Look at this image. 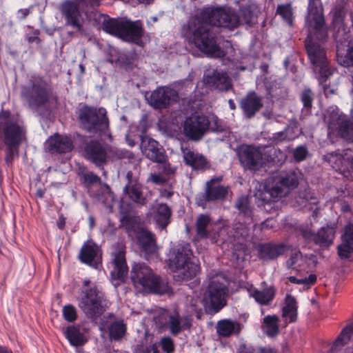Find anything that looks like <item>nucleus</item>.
Listing matches in <instances>:
<instances>
[{"instance_id":"nucleus-1","label":"nucleus","mask_w":353,"mask_h":353,"mask_svg":"<svg viewBox=\"0 0 353 353\" xmlns=\"http://www.w3.org/2000/svg\"><path fill=\"white\" fill-rule=\"evenodd\" d=\"M254 23V17L249 8H241L238 15L229 9L205 8L190 19L182 28V34L190 46L208 57H223L232 52L233 48L227 42L225 52L221 50L211 32V26L233 29L239 24L251 25Z\"/></svg>"},{"instance_id":"nucleus-2","label":"nucleus","mask_w":353,"mask_h":353,"mask_svg":"<svg viewBox=\"0 0 353 353\" xmlns=\"http://www.w3.org/2000/svg\"><path fill=\"white\" fill-rule=\"evenodd\" d=\"M306 25L309 32L305 40L308 57L315 70H318V80L325 94H333V90L327 88L326 83L332 72L327 66L325 51L321 46V43L327 38V31L324 27L323 8L319 0H309Z\"/></svg>"},{"instance_id":"nucleus-3","label":"nucleus","mask_w":353,"mask_h":353,"mask_svg":"<svg viewBox=\"0 0 353 353\" xmlns=\"http://www.w3.org/2000/svg\"><path fill=\"white\" fill-rule=\"evenodd\" d=\"M130 279L139 292L165 294L169 292L168 283L156 276L152 269L143 263L132 265Z\"/></svg>"},{"instance_id":"nucleus-4","label":"nucleus","mask_w":353,"mask_h":353,"mask_svg":"<svg viewBox=\"0 0 353 353\" xmlns=\"http://www.w3.org/2000/svg\"><path fill=\"white\" fill-rule=\"evenodd\" d=\"M223 281L219 276L210 278L202 298L192 299V305L196 310L198 302H200L206 312H218L226 303L227 287Z\"/></svg>"},{"instance_id":"nucleus-5","label":"nucleus","mask_w":353,"mask_h":353,"mask_svg":"<svg viewBox=\"0 0 353 353\" xmlns=\"http://www.w3.org/2000/svg\"><path fill=\"white\" fill-rule=\"evenodd\" d=\"M276 150L270 148H256L250 145H241L238 148V156L241 163L247 169L258 170L268 162L281 163L285 155L279 150L280 157L276 160L272 157Z\"/></svg>"},{"instance_id":"nucleus-6","label":"nucleus","mask_w":353,"mask_h":353,"mask_svg":"<svg viewBox=\"0 0 353 353\" xmlns=\"http://www.w3.org/2000/svg\"><path fill=\"white\" fill-rule=\"evenodd\" d=\"M317 263V259L313 254H306L304 256L299 251H294L286 261V266L297 272L296 276H290L288 278L292 283L303 285L309 288L316 281V276L310 274L307 276L304 272L307 269L314 268Z\"/></svg>"},{"instance_id":"nucleus-7","label":"nucleus","mask_w":353,"mask_h":353,"mask_svg":"<svg viewBox=\"0 0 353 353\" xmlns=\"http://www.w3.org/2000/svg\"><path fill=\"white\" fill-rule=\"evenodd\" d=\"M191 256L187 246L179 245L170 251L168 266L179 280L190 279L199 272V265L191 261Z\"/></svg>"},{"instance_id":"nucleus-8","label":"nucleus","mask_w":353,"mask_h":353,"mask_svg":"<svg viewBox=\"0 0 353 353\" xmlns=\"http://www.w3.org/2000/svg\"><path fill=\"white\" fill-rule=\"evenodd\" d=\"M299 182V176L294 171L280 172L270 176L265 181L264 190L275 201L286 195L290 188H295Z\"/></svg>"},{"instance_id":"nucleus-9","label":"nucleus","mask_w":353,"mask_h":353,"mask_svg":"<svg viewBox=\"0 0 353 353\" xmlns=\"http://www.w3.org/2000/svg\"><path fill=\"white\" fill-rule=\"evenodd\" d=\"M85 155L88 159L97 165H101L108 161L133 157V154L130 152L103 145L96 141H92L87 145Z\"/></svg>"},{"instance_id":"nucleus-10","label":"nucleus","mask_w":353,"mask_h":353,"mask_svg":"<svg viewBox=\"0 0 353 353\" xmlns=\"http://www.w3.org/2000/svg\"><path fill=\"white\" fill-rule=\"evenodd\" d=\"M105 109L85 106L81 110L79 119L85 128L90 132L101 137L111 138L109 132V121Z\"/></svg>"},{"instance_id":"nucleus-11","label":"nucleus","mask_w":353,"mask_h":353,"mask_svg":"<svg viewBox=\"0 0 353 353\" xmlns=\"http://www.w3.org/2000/svg\"><path fill=\"white\" fill-rule=\"evenodd\" d=\"M77 300L79 307L89 317H94L103 311L101 305L102 295L88 279H84L81 291Z\"/></svg>"},{"instance_id":"nucleus-12","label":"nucleus","mask_w":353,"mask_h":353,"mask_svg":"<svg viewBox=\"0 0 353 353\" xmlns=\"http://www.w3.org/2000/svg\"><path fill=\"white\" fill-rule=\"evenodd\" d=\"M328 125V135L337 134L344 139L353 142V115L350 123L346 116L336 107H330L324 117Z\"/></svg>"},{"instance_id":"nucleus-13","label":"nucleus","mask_w":353,"mask_h":353,"mask_svg":"<svg viewBox=\"0 0 353 353\" xmlns=\"http://www.w3.org/2000/svg\"><path fill=\"white\" fill-rule=\"evenodd\" d=\"M0 132L4 134L10 154L14 155L17 152L16 145L22 139L24 132L15 118L11 117L8 111L0 113Z\"/></svg>"},{"instance_id":"nucleus-14","label":"nucleus","mask_w":353,"mask_h":353,"mask_svg":"<svg viewBox=\"0 0 353 353\" xmlns=\"http://www.w3.org/2000/svg\"><path fill=\"white\" fill-rule=\"evenodd\" d=\"M211 122L215 124V127H211L212 130H221V125H219L220 121L216 117H212L211 121H210L209 119L203 115L192 114L188 117L184 121V133L185 136L190 139L199 140L209 129Z\"/></svg>"},{"instance_id":"nucleus-15","label":"nucleus","mask_w":353,"mask_h":353,"mask_svg":"<svg viewBox=\"0 0 353 353\" xmlns=\"http://www.w3.org/2000/svg\"><path fill=\"white\" fill-rule=\"evenodd\" d=\"M98 2L99 0L67 1L61 5L60 10L65 19L66 24L77 31H81L83 19L79 10L83 9L84 4L86 6H94L98 4Z\"/></svg>"},{"instance_id":"nucleus-16","label":"nucleus","mask_w":353,"mask_h":353,"mask_svg":"<svg viewBox=\"0 0 353 353\" xmlns=\"http://www.w3.org/2000/svg\"><path fill=\"white\" fill-rule=\"evenodd\" d=\"M124 245L121 243L112 254V261L110 262V276L114 286L119 285L125 279L128 274V266L125 258Z\"/></svg>"},{"instance_id":"nucleus-17","label":"nucleus","mask_w":353,"mask_h":353,"mask_svg":"<svg viewBox=\"0 0 353 353\" xmlns=\"http://www.w3.org/2000/svg\"><path fill=\"white\" fill-rule=\"evenodd\" d=\"M313 227L312 223L310 225L307 223L301 225V232L305 239L312 240L320 246H329L332 243L336 232L334 226L323 227L316 234Z\"/></svg>"},{"instance_id":"nucleus-18","label":"nucleus","mask_w":353,"mask_h":353,"mask_svg":"<svg viewBox=\"0 0 353 353\" xmlns=\"http://www.w3.org/2000/svg\"><path fill=\"white\" fill-rule=\"evenodd\" d=\"M177 98L178 94L175 90L170 87H160L151 93L148 101L155 108H163Z\"/></svg>"},{"instance_id":"nucleus-19","label":"nucleus","mask_w":353,"mask_h":353,"mask_svg":"<svg viewBox=\"0 0 353 353\" xmlns=\"http://www.w3.org/2000/svg\"><path fill=\"white\" fill-rule=\"evenodd\" d=\"M22 95L32 108L45 104L48 99V93L41 84L24 86L22 89Z\"/></svg>"},{"instance_id":"nucleus-20","label":"nucleus","mask_w":353,"mask_h":353,"mask_svg":"<svg viewBox=\"0 0 353 353\" xmlns=\"http://www.w3.org/2000/svg\"><path fill=\"white\" fill-rule=\"evenodd\" d=\"M140 148L142 153L148 159L157 163H161L164 161V150L154 139L146 136L142 137Z\"/></svg>"},{"instance_id":"nucleus-21","label":"nucleus","mask_w":353,"mask_h":353,"mask_svg":"<svg viewBox=\"0 0 353 353\" xmlns=\"http://www.w3.org/2000/svg\"><path fill=\"white\" fill-rule=\"evenodd\" d=\"M338 254L341 259L353 261V224L345 228L341 243L338 245Z\"/></svg>"},{"instance_id":"nucleus-22","label":"nucleus","mask_w":353,"mask_h":353,"mask_svg":"<svg viewBox=\"0 0 353 353\" xmlns=\"http://www.w3.org/2000/svg\"><path fill=\"white\" fill-rule=\"evenodd\" d=\"M171 214V210L168 205L154 203L150 208L148 215L160 228L163 229L169 224Z\"/></svg>"},{"instance_id":"nucleus-23","label":"nucleus","mask_w":353,"mask_h":353,"mask_svg":"<svg viewBox=\"0 0 353 353\" xmlns=\"http://www.w3.org/2000/svg\"><path fill=\"white\" fill-rule=\"evenodd\" d=\"M45 148L52 152L66 153L72 150L73 144L68 137L56 134L46 141Z\"/></svg>"},{"instance_id":"nucleus-24","label":"nucleus","mask_w":353,"mask_h":353,"mask_svg":"<svg viewBox=\"0 0 353 353\" xmlns=\"http://www.w3.org/2000/svg\"><path fill=\"white\" fill-rule=\"evenodd\" d=\"M79 257L81 262L97 268L101 258L100 250L93 242L87 241L83 245Z\"/></svg>"},{"instance_id":"nucleus-25","label":"nucleus","mask_w":353,"mask_h":353,"mask_svg":"<svg viewBox=\"0 0 353 353\" xmlns=\"http://www.w3.org/2000/svg\"><path fill=\"white\" fill-rule=\"evenodd\" d=\"M120 37L124 40L139 43L143 33L140 21H122Z\"/></svg>"},{"instance_id":"nucleus-26","label":"nucleus","mask_w":353,"mask_h":353,"mask_svg":"<svg viewBox=\"0 0 353 353\" xmlns=\"http://www.w3.org/2000/svg\"><path fill=\"white\" fill-rule=\"evenodd\" d=\"M221 177L213 178L206 183L205 197L206 201L223 200L228 194V188L220 185Z\"/></svg>"},{"instance_id":"nucleus-27","label":"nucleus","mask_w":353,"mask_h":353,"mask_svg":"<svg viewBox=\"0 0 353 353\" xmlns=\"http://www.w3.org/2000/svg\"><path fill=\"white\" fill-rule=\"evenodd\" d=\"M201 83L219 90H228L231 87V81L227 73L218 71H214L212 76L205 75Z\"/></svg>"},{"instance_id":"nucleus-28","label":"nucleus","mask_w":353,"mask_h":353,"mask_svg":"<svg viewBox=\"0 0 353 353\" xmlns=\"http://www.w3.org/2000/svg\"><path fill=\"white\" fill-rule=\"evenodd\" d=\"M262 105V98L255 92L249 93L241 102V108L247 117H252Z\"/></svg>"},{"instance_id":"nucleus-29","label":"nucleus","mask_w":353,"mask_h":353,"mask_svg":"<svg viewBox=\"0 0 353 353\" xmlns=\"http://www.w3.org/2000/svg\"><path fill=\"white\" fill-rule=\"evenodd\" d=\"M185 163L195 170H202L207 167L205 157L190 149L181 148Z\"/></svg>"},{"instance_id":"nucleus-30","label":"nucleus","mask_w":353,"mask_h":353,"mask_svg":"<svg viewBox=\"0 0 353 353\" xmlns=\"http://www.w3.org/2000/svg\"><path fill=\"white\" fill-rule=\"evenodd\" d=\"M297 308V302L295 298L290 294H287L282 308V316L286 324L296 321Z\"/></svg>"},{"instance_id":"nucleus-31","label":"nucleus","mask_w":353,"mask_h":353,"mask_svg":"<svg viewBox=\"0 0 353 353\" xmlns=\"http://www.w3.org/2000/svg\"><path fill=\"white\" fill-rule=\"evenodd\" d=\"M191 325L192 319L188 316L180 317L178 314H174L169 316L168 327L172 334L176 335Z\"/></svg>"},{"instance_id":"nucleus-32","label":"nucleus","mask_w":353,"mask_h":353,"mask_svg":"<svg viewBox=\"0 0 353 353\" xmlns=\"http://www.w3.org/2000/svg\"><path fill=\"white\" fill-rule=\"evenodd\" d=\"M137 238L145 253L152 254L156 251L155 240L150 232L145 229H139L137 233Z\"/></svg>"},{"instance_id":"nucleus-33","label":"nucleus","mask_w":353,"mask_h":353,"mask_svg":"<svg viewBox=\"0 0 353 353\" xmlns=\"http://www.w3.org/2000/svg\"><path fill=\"white\" fill-rule=\"evenodd\" d=\"M248 292L250 296L261 305H266L271 302L275 294L274 289L272 287L259 290L252 285L248 288Z\"/></svg>"},{"instance_id":"nucleus-34","label":"nucleus","mask_w":353,"mask_h":353,"mask_svg":"<svg viewBox=\"0 0 353 353\" xmlns=\"http://www.w3.org/2000/svg\"><path fill=\"white\" fill-rule=\"evenodd\" d=\"M241 325L236 321L223 319L218 322L216 332L219 336L228 337L238 334L241 330Z\"/></svg>"},{"instance_id":"nucleus-35","label":"nucleus","mask_w":353,"mask_h":353,"mask_svg":"<svg viewBox=\"0 0 353 353\" xmlns=\"http://www.w3.org/2000/svg\"><path fill=\"white\" fill-rule=\"evenodd\" d=\"M101 332L109 331L110 338L118 339L121 338L125 333V325L122 322H113L112 317H110L107 322H102L100 327Z\"/></svg>"},{"instance_id":"nucleus-36","label":"nucleus","mask_w":353,"mask_h":353,"mask_svg":"<svg viewBox=\"0 0 353 353\" xmlns=\"http://www.w3.org/2000/svg\"><path fill=\"white\" fill-rule=\"evenodd\" d=\"M279 318L276 315L265 316L261 323L262 331L269 337H274L279 332Z\"/></svg>"},{"instance_id":"nucleus-37","label":"nucleus","mask_w":353,"mask_h":353,"mask_svg":"<svg viewBox=\"0 0 353 353\" xmlns=\"http://www.w3.org/2000/svg\"><path fill=\"white\" fill-rule=\"evenodd\" d=\"M65 335L70 343L73 346H81L86 342V338L79 328L76 326H69L65 331Z\"/></svg>"},{"instance_id":"nucleus-38","label":"nucleus","mask_w":353,"mask_h":353,"mask_svg":"<svg viewBox=\"0 0 353 353\" xmlns=\"http://www.w3.org/2000/svg\"><path fill=\"white\" fill-rule=\"evenodd\" d=\"M300 132L299 127L296 124H292L288 126L284 131L273 134L272 139L276 142L290 141L297 137Z\"/></svg>"},{"instance_id":"nucleus-39","label":"nucleus","mask_w":353,"mask_h":353,"mask_svg":"<svg viewBox=\"0 0 353 353\" xmlns=\"http://www.w3.org/2000/svg\"><path fill=\"white\" fill-rule=\"evenodd\" d=\"M285 247L283 245L266 244L261 246V256L265 259H273L283 254Z\"/></svg>"},{"instance_id":"nucleus-40","label":"nucleus","mask_w":353,"mask_h":353,"mask_svg":"<svg viewBox=\"0 0 353 353\" xmlns=\"http://www.w3.org/2000/svg\"><path fill=\"white\" fill-rule=\"evenodd\" d=\"M125 194L135 203L139 204H144L145 202V198L142 195L141 191V185L139 184L129 183L124 189Z\"/></svg>"},{"instance_id":"nucleus-41","label":"nucleus","mask_w":353,"mask_h":353,"mask_svg":"<svg viewBox=\"0 0 353 353\" xmlns=\"http://www.w3.org/2000/svg\"><path fill=\"white\" fill-rule=\"evenodd\" d=\"M248 204V198L247 196L240 197L236 203V207L239 211V219L244 217L245 224L250 223L252 220V213Z\"/></svg>"},{"instance_id":"nucleus-42","label":"nucleus","mask_w":353,"mask_h":353,"mask_svg":"<svg viewBox=\"0 0 353 353\" xmlns=\"http://www.w3.org/2000/svg\"><path fill=\"white\" fill-rule=\"evenodd\" d=\"M353 332V323L347 325L341 332V334L338 336L333 345V350H336L341 346H343L347 344L351 338V334Z\"/></svg>"},{"instance_id":"nucleus-43","label":"nucleus","mask_w":353,"mask_h":353,"mask_svg":"<svg viewBox=\"0 0 353 353\" xmlns=\"http://www.w3.org/2000/svg\"><path fill=\"white\" fill-rule=\"evenodd\" d=\"M122 21L114 19H105L103 22V29L106 32L120 37Z\"/></svg>"},{"instance_id":"nucleus-44","label":"nucleus","mask_w":353,"mask_h":353,"mask_svg":"<svg viewBox=\"0 0 353 353\" xmlns=\"http://www.w3.org/2000/svg\"><path fill=\"white\" fill-rule=\"evenodd\" d=\"M336 54L339 61L345 67L353 65V42L350 43L346 54L343 57V52L340 47L337 46Z\"/></svg>"},{"instance_id":"nucleus-45","label":"nucleus","mask_w":353,"mask_h":353,"mask_svg":"<svg viewBox=\"0 0 353 353\" xmlns=\"http://www.w3.org/2000/svg\"><path fill=\"white\" fill-rule=\"evenodd\" d=\"M210 219L208 216L201 214L196 220V232L201 237H207L208 231L206 228L209 225Z\"/></svg>"},{"instance_id":"nucleus-46","label":"nucleus","mask_w":353,"mask_h":353,"mask_svg":"<svg viewBox=\"0 0 353 353\" xmlns=\"http://www.w3.org/2000/svg\"><path fill=\"white\" fill-rule=\"evenodd\" d=\"M276 13L285 20L288 24L292 25L293 21V11L290 3L278 6Z\"/></svg>"},{"instance_id":"nucleus-47","label":"nucleus","mask_w":353,"mask_h":353,"mask_svg":"<svg viewBox=\"0 0 353 353\" xmlns=\"http://www.w3.org/2000/svg\"><path fill=\"white\" fill-rule=\"evenodd\" d=\"M333 15L332 23L334 29L338 30V34L340 33L341 30L344 31L343 19L344 17V12L342 10L335 9L332 11Z\"/></svg>"},{"instance_id":"nucleus-48","label":"nucleus","mask_w":353,"mask_h":353,"mask_svg":"<svg viewBox=\"0 0 353 353\" xmlns=\"http://www.w3.org/2000/svg\"><path fill=\"white\" fill-rule=\"evenodd\" d=\"M62 315L66 321L74 322L77 319V309L71 304L65 305L62 308Z\"/></svg>"},{"instance_id":"nucleus-49","label":"nucleus","mask_w":353,"mask_h":353,"mask_svg":"<svg viewBox=\"0 0 353 353\" xmlns=\"http://www.w3.org/2000/svg\"><path fill=\"white\" fill-rule=\"evenodd\" d=\"M162 350L166 353H171L174 350V345L172 339L170 337H164L160 341Z\"/></svg>"},{"instance_id":"nucleus-50","label":"nucleus","mask_w":353,"mask_h":353,"mask_svg":"<svg viewBox=\"0 0 353 353\" xmlns=\"http://www.w3.org/2000/svg\"><path fill=\"white\" fill-rule=\"evenodd\" d=\"M317 203H318V200L316 198L311 197L310 200L307 201V203L304 204V207L305 208H307L309 210H311L313 212L312 218L314 219H315L318 215V208L316 207Z\"/></svg>"},{"instance_id":"nucleus-51","label":"nucleus","mask_w":353,"mask_h":353,"mask_svg":"<svg viewBox=\"0 0 353 353\" xmlns=\"http://www.w3.org/2000/svg\"><path fill=\"white\" fill-rule=\"evenodd\" d=\"M307 150L303 146L296 148L294 151V157L298 161H303L305 158Z\"/></svg>"},{"instance_id":"nucleus-52","label":"nucleus","mask_w":353,"mask_h":353,"mask_svg":"<svg viewBox=\"0 0 353 353\" xmlns=\"http://www.w3.org/2000/svg\"><path fill=\"white\" fill-rule=\"evenodd\" d=\"M302 101L305 107L310 108L312 105V92L310 90H305L302 94Z\"/></svg>"},{"instance_id":"nucleus-53","label":"nucleus","mask_w":353,"mask_h":353,"mask_svg":"<svg viewBox=\"0 0 353 353\" xmlns=\"http://www.w3.org/2000/svg\"><path fill=\"white\" fill-rule=\"evenodd\" d=\"M159 163L160 164V169H162L165 174H172L176 170L175 168L171 166V165L165 161V158L163 162Z\"/></svg>"},{"instance_id":"nucleus-54","label":"nucleus","mask_w":353,"mask_h":353,"mask_svg":"<svg viewBox=\"0 0 353 353\" xmlns=\"http://www.w3.org/2000/svg\"><path fill=\"white\" fill-rule=\"evenodd\" d=\"M84 179L90 183H96L100 182V178L92 172L84 175Z\"/></svg>"},{"instance_id":"nucleus-55","label":"nucleus","mask_w":353,"mask_h":353,"mask_svg":"<svg viewBox=\"0 0 353 353\" xmlns=\"http://www.w3.org/2000/svg\"><path fill=\"white\" fill-rule=\"evenodd\" d=\"M237 353H254V350L245 344H241L238 347Z\"/></svg>"},{"instance_id":"nucleus-56","label":"nucleus","mask_w":353,"mask_h":353,"mask_svg":"<svg viewBox=\"0 0 353 353\" xmlns=\"http://www.w3.org/2000/svg\"><path fill=\"white\" fill-rule=\"evenodd\" d=\"M150 179L156 184H161L164 181L163 177L159 174H152Z\"/></svg>"},{"instance_id":"nucleus-57","label":"nucleus","mask_w":353,"mask_h":353,"mask_svg":"<svg viewBox=\"0 0 353 353\" xmlns=\"http://www.w3.org/2000/svg\"><path fill=\"white\" fill-rule=\"evenodd\" d=\"M143 353H159L158 347L156 344L151 345Z\"/></svg>"},{"instance_id":"nucleus-58","label":"nucleus","mask_w":353,"mask_h":353,"mask_svg":"<svg viewBox=\"0 0 353 353\" xmlns=\"http://www.w3.org/2000/svg\"><path fill=\"white\" fill-rule=\"evenodd\" d=\"M273 222H274L273 219H267L265 222L262 223V228H272Z\"/></svg>"},{"instance_id":"nucleus-59","label":"nucleus","mask_w":353,"mask_h":353,"mask_svg":"<svg viewBox=\"0 0 353 353\" xmlns=\"http://www.w3.org/2000/svg\"><path fill=\"white\" fill-rule=\"evenodd\" d=\"M172 195V192L167 190H161V196L162 197L170 198Z\"/></svg>"},{"instance_id":"nucleus-60","label":"nucleus","mask_w":353,"mask_h":353,"mask_svg":"<svg viewBox=\"0 0 353 353\" xmlns=\"http://www.w3.org/2000/svg\"><path fill=\"white\" fill-rule=\"evenodd\" d=\"M125 140L130 146L132 147L135 145L134 141L130 139L128 134L125 135Z\"/></svg>"},{"instance_id":"nucleus-61","label":"nucleus","mask_w":353,"mask_h":353,"mask_svg":"<svg viewBox=\"0 0 353 353\" xmlns=\"http://www.w3.org/2000/svg\"><path fill=\"white\" fill-rule=\"evenodd\" d=\"M64 224H65L64 219L62 218V217H60L59 221H58V222H57L58 227L59 228H62L63 227Z\"/></svg>"},{"instance_id":"nucleus-62","label":"nucleus","mask_w":353,"mask_h":353,"mask_svg":"<svg viewBox=\"0 0 353 353\" xmlns=\"http://www.w3.org/2000/svg\"><path fill=\"white\" fill-rule=\"evenodd\" d=\"M237 234H240L241 236H246L248 235V231H247V228L245 227V228H243L242 229V232H239L237 231L236 232Z\"/></svg>"},{"instance_id":"nucleus-63","label":"nucleus","mask_w":353,"mask_h":353,"mask_svg":"<svg viewBox=\"0 0 353 353\" xmlns=\"http://www.w3.org/2000/svg\"><path fill=\"white\" fill-rule=\"evenodd\" d=\"M228 103H229L230 108L232 110H234L235 109V104H234V101L232 99L229 100Z\"/></svg>"},{"instance_id":"nucleus-64","label":"nucleus","mask_w":353,"mask_h":353,"mask_svg":"<svg viewBox=\"0 0 353 353\" xmlns=\"http://www.w3.org/2000/svg\"><path fill=\"white\" fill-rule=\"evenodd\" d=\"M0 353H12V352L6 350V348L1 347L0 348Z\"/></svg>"}]
</instances>
